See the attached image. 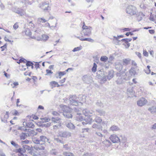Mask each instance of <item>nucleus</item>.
Listing matches in <instances>:
<instances>
[{
  "instance_id": "f257e3e1",
  "label": "nucleus",
  "mask_w": 156,
  "mask_h": 156,
  "mask_svg": "<svg viewBox=\"0 0 156 156\" xmlns=\"http://www.w3.org/2000/svg\"><path fill=\"white\" fill-rule=\"evenodd\" d=\"M47 140V138L46 137L42 136L40 137V140L34 138L33 139V141L35 144H39V145L37 146V148L39 150H44V145Z\"/></svg>"
},
{
  "instance_id": "f03ea898",
  "label": "nucleus",
  "mask_w": 156,
  "mask_h": 156,
  "mask_svg": "<svg viewBox=\"0 0 156 156\" xmlns=\"http://www.w3.org/2000/svg\"><path fill=\"white\" fill-rule=\"evenodd\" d=\"M92 29L91 27L86 25L84 22L82 23V31L85 36H89L91 34Z\"/></svg>"
},
{
  "instance_id": "7ed1b4c3",
  "label": "nucleus",
  "mask_w": 156,
  "mask_h": 156,
  "mask_svg": "<svg viewBox=\"0 0 156 156\" xmlns=\"http://www.w3.org/2000/svg\"><path fill=\"white\" fill-rule=\"evenodd\" d=\"M72 109L70 108L66 107L63 111V115L67 118H71L72 117Z\"/></svg>"
},
{
  "instance_id": "20e7f679",
  "label": "nucleus",
  "mask_w": 156,
  "mask_h": 156,
  "mask_svg": "<svg viewBox=\"0 0 156 156\" xmlns=\"http://www.w3.org/2000/svg\"><path fill=\"white\" fill-rule=\"evenodd\" d=\"M61 119L58 118V117H52V118L51 121L52 122L58 124L57 125H55L53 126V128L54 129H56L57 128L61 126Z\"/></svg>"
},
{
  "instance_id": "39448f33",
  "label": "nucleus",
  "mask_w": 156,
  "mask_h": 156,
  "mask_svg": "<svg viewBox=\"0 0 156 156\" xmlns=\"http://www.w3.org/2000/svg\"><path fill=\"white\" fill-rule=\"evenodd\" d=\"M38 149L39 150L37 147L35 148L29 146V149L28 150L29 153L33 156H36L39 154V152Z\"/></svg>"
},
{
  "instance_id": "423d86ee",
  "label": "nucleus",
  "mask_w": 156,
  "mask_h": 156,
  "mask_svg": "<svg viewBox=\"0 0 156 156\" xmlns=\"http://www.w3.org/2000/svg\"><path fill=\"white\" fill-rule=\"evenodd\" d=\"M72 68H69L64 71H58L57 72L55 75V77L57 78L61 79L62 77L66 74L69 70H72Z\"/></svg>"
},
{
  "instance_id": "0eeeda50",
  "label": "nucleus",
  "mask_w": 156,
  "mask_h": 156,
  "mask_svg": "<svg viewBox=\"0 0 156 156\" xmlns=\"http://www.w3.org/2000/svg\"><path fill=\"white\" fill-rule=\"evenodd\" d=\"M136 9L135 7L132 5L129 6L127 7V13L130 15H133L136 14Z\"/></svg>"
},
{
  "instance_id": "6e6552de",
  "label": "nucleus",
  "mask_w": 156,
  "mask_h": 156,
  "mask_svg": "<svg viewBox=\"0 0 156 156\" xmlns=\"http://www.w3.org/2000/svg\"><path fill=\"white\" fill-rule=\"evenodd\" d=\"M147 102V100L144 98H141L137 101V105L139 106H144Z\"/></svg>"
},
{
  "instance_id": "1a4fd4ad",
  "label": "nucleus",
  "mask_w": 156,
  "mask_h": 156,
  "mask_svg": "<svg viewBox=\"0 0 156 156\" xmlns=\"http://www.w3.org/2000/svg\"><path fill=\"white\" fill-rule=\"evenodd\" d=\"M29 149V146L27 145H23V148H20L17 150V152L19 154L21 153H25L26 151L27 150L28 151V150Z\"/></svg>"
},
{
  "instance_id": "9d476101",
  "label": "nucleus",
  "mask_w": 156,
  "mask_h": 156,
  "mask_svg": "<svg viewBox=\"0 0 156 156\" xmlns=\"http://www.w3.org/2000/svg\"><path fill=\"white\" fill-rule=\"evenodd\" d=\"M109 138L110 140L113 143H116L118 141H120V140L118 137L115 134L111 135Z\"/></svg>"
},
{
  "instance_id": "9b49d317",
  "label": "nucleus",
  "mask_w": 156,
  "mask_h": 156,
  "mask_svg": "<svg viewBox=\"0 0 156 156\" xmlns=\"http://www.w3.org/2000/svg\"><path fill=\"white\" fill-rule=\"evenodd\" d=\"M23 33L25 34L32 38L35 39L36 37L32 36L31 32L30 31V30L28 28H26L24 31Z\"/></svg>"
},
{
  "instance_id": "f8f14e48",
  "label": "nucleus",
  "mask_w": 156,
  "mask_h": 156,
  "mask_svg": "<svg viewBox=\"0 0 156 156\" xmlns=\"http://www.w3.org/2000/svg\"><path fill=\"white\" fill-rule=\"evenodd\" d=\"M9 117V112H7L5 113H3L2 114L1 119L2 121L5 122L7 121V119Z\"/></svg>"
},
{
  "instance_id": "ddd939ff",
  "label": "nucleus",
  "mask_w": 156,
  "mask_h": 156,
  "mask_svg": "<svg viewBox=\"0 0 156 156\" xmlns=\"http://www.w3.org/2000/svg\"><path fill=\"white\" fill-rule=\"evenodd\" d=\"M50 86L52 88L57 87H59L60 86V85L58 83L55 81H53L50 83Z\"/></svg>"
},
{
  "instance_id": "4468645a",
  "label": "nucleus",
  "mask_w": 156,
  "mask_h": 156,
  "mask_svg": "<svg viewBox=\"0 0 156 156\" xmlns=\"http://www.w3.org/2000/svg\"><path fill=\"white\" fill-rule=\"evenodd\" d=\"M148 110L152 114L156 112V106H152L148 108Z\"/></svg>"
},
{
  "instance_id": "2eb2a0df",
  "label": "nucleus",
  "mask_w": 156,
  "mask_h": 156,
  "mask_svg": "<svg viewBox=\"0 0 156 156\" xmlns=\"http://www.w3.org/2000/svg\"><path fill=\"white\" fill-rule=\"evenodd\" d=\"M110 130L112 131H116L119 130V127L115 125L112 126L110 128Z\"/></svg>"
},
{
  "instance_id": "dca6fc26",
  "label": "nucleus",
  "mask_w": 156,
  "mask_h": 156,
  "mask_svg": "<svg viewBox=\"0 0 156 156\" xmlns=\"http://www.w3.org/2000/svg\"><path fill=\"white\" fill-rule=\"evenodd\" d=\"M129 73L131 76H134L136 73V71L135 70V68L132 67L129 71Z\"/></svg>"
},
{
  "instance_id": "f3484780",
  "label": "nucleus",
  "mask_w": 156,
  "mask_h": 156,
  "mask_svg": "<svg viewBox=\"0 0 156 156\" xmlns=\"http://www.w3.org/2000/svg\"><path fill=\"white\" fill-rule=\"evenodd\" d=\"M26 65L27 67L31 66V68L33 69L34 68V63L30 61H26L25 62Z\"/></svg>"
},
{
  "instance_id": "a211bd4d",
  "label": "nucleus",
  "mask_w": 156,
  "mask_h": 156,
  "mask_svg": "<svg viewBox=\"0 0 156 156\" xmlns=\"http://www.w3.org/2000/svg\"><path fill=\"white\" fill-rule=\"evenodd\" d=\"M79 39L82 41H87L89 42H93L94 41L93 40L90 38H83L82 37H79Z\"/></svg>"
},
{
  "instance_id": "6ab92c4d",
  "label": "nucleus",
  "mask_w": 156,
  "mask_h": 156,
  "mask_svg": "<svg viewBox=\"0 0 156 156\" xmlns=\"http://www.w3.org/2000/svg\"><path fill=\"white\" fill-rule=\"evenodd\" d=\"M129 63H131L133 66H136L137 64L136 62L133 60H131L129 59H127V64Z\"/></svg>"
},
{
  "instance_id": "aec40b11",
  "label": "nucleus",
  "mask_w": 156,
  "mask_h": 156,
  "mask_svg": "<svg viewBox=\"0 0 156 156\" xmlns=\"http://www.w3.org/2000/svg\"><path fill=\"white\" fill-rule=\"evenodd\" d=\"M26 126L27 127L34 128V125L32 122H29L26 123Z\"/></svg>"
},
{
  "instance_id": "412c9836",
  "label": "nucleus",
  "mask_w": 156,
  "mask_h": 156,
  "mask_svg": "<svg viewBox=\"0 0 156 156\" xmlns=\"http://www.w3.org/2000/svg\"><path fill=\"white\" fill-rule=\"evenodd\" d=\"M49 37L48 35L46 34H43L42 35V37L40 39L41 40L46 41L48 38Z\"/></svg>"
},
{
  "instance_id": "4be33fe9",
  "label": "nucleus",
  "mask_w": 156,
  "mask_h": 156,
  "mask_svg": "<svg viewBox=\"0 0 156 156\" xmlns=\"http://www.w3.org/2000/svg\"><path fill=\"white\" fill-rule=\"evenodd\" d=\"M30 119H33L35 120H37L39 119V117L35 115L32 114L30 116Z\"/></svg>"
},
{
  "instance_id": "5701e85b",
  "label": "nucleus",
  "mask_w": 156,
  "mask_h": 156,
  "mask_svg": "<svg viewBox=\"0 0 156 156\" xmlns=\"http://www.w3.org/2000/svg\"><path fill=\"white\" fill-rule=\"evenodd\" d=\"M63 154L65 156H74L73 153L67 151L64 152Z\"/></svg>"
},
{
  "instance_id": "b1692460",
  "label": "nucleus",
  "mask_w": 156,
  "mask_h": 156,
  "mask_svg": "<svg viewBox=\"0 0 156 156\" xmlns=\"http://www.w3.org/2000/svg\"><path fill=\"white\" fill-rule=\"evenodd\" d=\"M11 85L12 88H14L16 87L19 85V83L17 82H14Z\"/></svg>"
},
{
  "instance_id": "393cba45",
  "label": "nucleus",
  "mask_w": 156,
  "mask_h": 156,
  "mask_svg": "<svg viewBox=\"0 0 156 156\" xmlns=\"http://www.w3.org/2000/svg\"><path fill=\"white\" fill-rule=\"evenodd\" d=\"M66 78H64L63 79L59 80V83L61 84L60 86H63V83H64L66 80Z\"/></svg>"
},
{
  "instance_id": "a878e982",
  "label": "nucleus",
  "mask_w": 156,
  "mask_h": 156,
  "mask_svg": "<svg viewBox=\"0 0 156 156\" xmlns=\"http://www.w3.org/2000/svg\"><path fill=\"white\" fill-rule=\"evenodd\" d=\"M82 48V47L81 46H80L79 47H78L74 48L73 50V52H75L78 51L80 50Z\"/></svg>"
},
{
  "instance_id": "bb28decb",
  "label": "nucleus",
  "mask_w": 156,
  "mask_h": 156,
  "mask_svg": "<svg viewBox=\"0 0 156 156\" xmlns=\"http://www.w3.org/2000/svg\"><path fill=\"white\" fill-rule=\"evenodd\" d=\"M97 64L95 63H94L92 69V71L94 72H95L97 70Z\"/></svg>"
},
{
  "instance_id": "cd10ccee",
  "label": "nucleus",
  "mask_w": 156,
  "mask_h": 156,
  "mask_svg": "<svg viewBox=\"0 0 156 156\" xmlns=\"http://www.w3.org/2000/svg\"><path fill=\"white\" fill-rule=\"evenodd\" d=\"M108 60V58L106 56H101L100 58V60L103 62H106Z\"/></svg>"
},
{
  "instance_id": "c85d7f7f",
  "label": "nucleus",
  "mask_w": 156,
  "mask_h": 156,
  "mask_svg": "<svg viewBox=\"0 0 156 156\" xmlns=\"http://www.w3.org/2000/svg\"><path fill=\"white\" fill-rule=\"evenodd\" d=\"M95 120L96 122L98 123H101L102 120L100 117H97L95 118Z\"/></svg>"
},
{
  "instance_id": "c756f323",
  "label": "nucleus",
  "mask_w": 156,
  "mask_h": 156,
  "mask_svg": "<svg viewBox=\"0 0 156 156\" xmlns=\"http://www.w3.org/2000/svg\"><path fill=\"white\" fill-rule=\"evenodd\" d=\"M46 75H51L53 73V72L51 70L49 69H47L46 70Z\"/></svg>"
},
{
  "instance_id": "7c9ffc66",
  "label": "nucleus",
  "mask_w": 156,
  "mask_h": 156,
  "mask_svg": "<svg viewBox=\"0 0 156 156\" xmlns=\"http://www.w3.org/2000/svg\"><path fill=\"white\" fill-rule=\"evenodd\" d=\"M0 48L1 49V51H2L6 50L7 49V44H5L3 46H1Z\"/></svg>"
},
{
  "instance_id": "2f4dec72",
  "label": "nucleus",
  "mask_w": 156,
  "mask_h": 156,
  "mask_svg": "<svg viewBox=\"0 0 156 156\" xmlns=\"http://www.w3.org/2000/svg\"><path fill=\"white\" fill-rule=\"evenodd\" d=\"M66 126L69 128H73V124L71 122L68 123L67 124Z\"/></svg>"
},
{
  "instance_id": "473e14b6",
  "label": "nucleus",
  "mask_w": 156,
  "mask_h": 156,
  "mask_svg": "<svg viewBox=\"0 0 156 156\" xmlns=\"http://www.w3.org/2000/svg\"><path fill=\"white\" fill-rule=\"evenodd\" d=\"M18 23L16 22L13 26V28L15 30H16L19 27Z\"/></svg>"
},
{
  "instance_id": "72a5a7b5",
  "label": "nucleus",
  "mask_w": 156,
  "mask_h": 156,
  "mask_svg": "<svg viewBox=\"0 0 156 156\" xmlns=\"http://www.w3.org/2000/svg\"><path fill=\"white\" fill-rule=\"evenodd\" d=\"M40 62H37L35 64V67L36 69H38L40 68V65L39 63H40Z\"/></svg>"
},
{
  "instance_id": "f704fd0d",
  "label": "nucleus",
  "mask_w": 156,
  "mask_h": 156,
  "mask_svg": "<svg viewBox=\"0 0 156 156\" xmlns=\"http://www.w3.org/2000/svg\"><path fill=\"white\" fill-rule=\"evenodd\" d=\"M12 115H19V114L17 110H15L12 113Z\"/></svg>"
},
{
  "instance_id": "c9c22d12",
  "label": "nucleus",
  "mask_w": 156,
  "mask_h": 156,
  "mask_svg": "<svg viewBox=\"0 0 156 156\" xmlns=\"http://www.w3.org/2000/svg\"><path fill=\"white\" fill-rule=\"evenodd\" d=\"M42 122H48L49 121H50V119H49L47 118V119H45V118H43L42 119Z\"/></svg>"
},
{
  "instance_id": "e433bc0d",
  "label": "nucleus",
  "mask_w": 156,
  "mask_h": 156,
  "mask_svg": "<svg viewBox=\"0 0 156 156\" xmlns=\"http://www.w3.org/2000/svg\"><path fill=\"white\" fill-rule=\"evenodd\" d=\"M41 22L42 23H45L47 21V20L43 18H40L39 19Z\"/></svg>"
},
{
  "instance_id": "4c0bfd02",
  "label": "nucleus",
  "mask_w": 156,
  "mask_h": 156,
  "mask_svg": "<svg viewBox=\"0 0 156 156\" xmlns=\"http://www.w3.org/2000/svg\"><path fill=\"white\" fill-rule=\"evenodd\" d=\"M29 26L34 28L35 27V25L33 23L32 21H30L29 23Z\"/></svg>"
},
{
  "instance_id": "58836bf2",
  "label": "nucleus",
  "mask_w": 156,
  "mask_h": 156,
  "mask_svg": "<svg viewBox=\"0 0 156 156\" xmlns=\"http://www.w3.org/2000/svg\"><path fill=\"white\" fill-rule=\"evenodd\" d=\"M11 144L15 147H16L18 146V144H16L14 141H12L11 142Z\"/></svg>"
},
{
  "instance_id": "ea45409f",
  "label": "nucleus",
  "mask_w": 156,
  "mask_h": 156,
  "mask_svg": "<svg viewBox=\"0 0 156 156\" xmlns=\"http://www.w3.org/2000/svg\"><path fill=\"white\" fill-rule=\"evenodd\" d=\"M52 114L54 115L59 116V114L57 112L54 111L52 112Z\"/></svg>"
},
{
  "instance_id": "a19ab883",
  "label": "nucleus",
  "mask_w": 156,
  "mask_h": 156,
  "mask_svg": "<svg viewBox=\"0 0 156 156\" xmlns=\"http://www.w3.org/2000/svg\"><path fill=\"white\" fill-rule=\"evenodd\" d=\"M4 76L7 78H8L10 76V75L9 74H7L6 73L5 71L4 72Z\"/></svg>"
},
{
  "instance_id": "79ce46f5",
  "label": "nucleus",
  "mask_w": 156,
  "mask_h": 156,
  "mask_svg": "<svg viewBox=\"0 0 156 156\" xmlns=\"http://www.w3.org/2000/svg\"><path fill=\"white\" fill-rule=\"evenodd\" d=\"M18 156H27L25 153H21L18 154Z\"/></svg>"
},
{
  "instance_id": "37998d69",
  "label": "nucleus",
  "mask_w": 156,
  "mask_h": 156,
  "mask_svg": "<svg viewBox=\"0 0 156 156\" xmlns=\"http://www.w3.org/2000/svg\"><path fill=\"white\" fill-rule=\"evenodd\" d=\"M136 54L137 56L140 58H141V55L140 52H136Z\"/></svg>"
},
{
  "instance_id": "c03bdc74",
  "label": "nucleus",
  "mask_w": 156,
  "mask_h": 156,
  "mask_svg": "<svg viewBox=\"0 0 156 156\" xmlns=\"http://www.w3.org/2000/svg\"><path fill=\"white\" fill-rule=\"evenodd\" d=\"M143 54V55L146 56H148V53L146 51L144 50Z\"/></svg>"
},
{
  "instance_id": "a18cd8bd",
  "label": "nucleus",
  "mask_w": 156,
  "mask_h": 156,
  "mask_svg": "<svg viewBox=\"0 0 156 156\" xmlns=\"http://www.w3.org/2000/svg\"><path fill=\"white\" fill-rule=\"evenodd\" d=\"M27 60L24 59H21L20 60V62H21V63H25Z\"/></svg>"
},
{
  "instance_id": "49530a36",
  "label": "nucleus",
  "mask_w": 156,
  "mask_h": 156,
  "mask_svg": "<svg viewBox=\"0 0 156 156\" xmlns=\"http://www.w3.org/2000/svg\"><path fill=\"white\" fill-rule=\"evenodd\" d=\"M32 79L34 80V82H36L37 80V77L36 76H33L32 77Z\"/></svg>"
},
{
  "instance_id": "de8ad7c7",
  "label": "nucleus",
  "mask_w": 156,
  "mask_h": 156,
  "mask_svg": "<svg viewBox=\"0 0 156 156\" xmlns=\"http://www.w3.org/2000/svg\"><path fill=\"white\" fill-rule=\"evenodd\" d=\"M149 32L150 34H153L154 33L155 31L153 30H149Z\"/></svg>"
},
{
  "instance_id": "09e8293b",
  "label": "nucleus",
  "mask_w": 156,
  "mask_h": 156,
  "mask_svg": "<svg viewBox=\"0 0 156 156\" xmlns=\"http://www.w3.org/2000/svg\"><path fill=\"white\" fill-rule=\"evenodd\" d=\"M89 130V129L88 128H84L83 129V132H88Z\"/></svg>"
},
{
  "instance_id": "8fccbe9b",
  "label": "nucleus",
  "mask_w": 156,
  "mask_h": 156,
  "mask_svg": "<svg viewBox=\"0 0 156 156\" xmlns=\"http://www.w3.org/2000/svg\"><path fill=\"white\" fill-rule=\"evenodd\" d=\"M31 73H29L27 72H26L24 73V75L25 76L28 75L30 76Z\"/></svg>"
},
{
  "instance_id": "3c124183",
  "label": "nucleus",
  "mask_w": 156,
  "mask_h": 156,
  "mask_svg": "<svg viewBox=\"0 0 156 156\" xmlns=\"http://www.w3.org/2000/svg\"><path fill=\"white\" fill-rule=\"evenodd\" d=\"M54 65H50L49 66V69H50L53 70L54 69Z\"/></svg>"
},
{
  "instance_id": "603ef678",
  "label": "nucleus",
  "mask_w": 156,
  "mask_h": 156,
  "mask_svg": "<svg viewBox=\"0 0 156 156\" xmlns=\"http://www.w3.org/2000/svg\"><path fill=\"white\" fill-rule=\"evenodd\" d=\"M150 20L154 21L156 20V15L155 16L154 18H151Z\"/></svg>"
},
{
  "instance_id": "864d4df0",
  "label": "nucleus",
  "mask_w": 156,
  "mask_h": 156,
  "mask_svg": "<svg viewBox=\"0 0 156 156\" xmlns=\"http://www.w3.org/2000/svg\"><path fill=\"white\" fill-rule=\"evenodd\" d=\"M38 109H44V107L41 105H39L38 107Z\"/></svg>"
},
{
  "instance_id": "5fc2aeb1",
  "label": "nucleus",
  "mask_w": 156,
  "mask_h": 156,
  "mask_svg": "<svg viewBox=\"0 0 156 156\" xmlns=\"http://www.w3.org/2000/svg\"><path fill=\"white\" fill-rule=\"evenodd\" d=\"M142 19V18L140 16H138V17H137V20H138V21H140V20H141Z\"/></svg>"
},
{
  "instance_id": "6e6d98bb",
  "label": "nucleus",
  "mask_w": 156,
  "mask_h": 156,
  "mask_svg": "<svg viewBox=\"0 0 156 156\" xmlns=\"http://www.w3.org/2000/svg\"><path fill=\"white\" fill-rule=\"evenodd\" d=\"M151 72V70L150 69H147V70H146L145 71V73L147 74H149Z\"/></svg>"
},
{
  "instance_id": "4d7b16f0",
  "label": "nucleus",
  "mask_w": 156,
  "mask_h": 156,
  "mask_svg": "<svg viewBox=\"0 0 156 156\" xmlns=\"http://www.w3.org/2000/svg\"><path fill=\"white\" fill-rule=\"evenodd\" d=\"M152 128L154 129H156V123L153 125Z\"/></svg>"
},
{
  "instance_id": "13d9d810",
  "label": "nucleus",
  "mask_w": 156,
  "mask_h": 156,
  "mask_svg": "<svg viewBox=\"0 0 156 156\" xmlns=\"http://www.w3.org/2000/svg\"><path fill=\"white\" fill-rule=\"evenodd\" d=\"M23 142L25 144H28L29 141L28 140H25L23 141Z\"/></svg>"
},
{
  "instance_id": "bf43d9fd",
  "label": "nucleus",
  "mask_w": 156,
  "mask_h": 156,
  "mask_svg": "<svg viewBox=\"0 0 156 156\" xmlns=\"http://www.w3.org/2000/svg\"><path fill=\"white\" fill-rule=\"evenodd\" d=\"M25 67V66H22V67L21 68V70H25L26 69Z\"/></svg>"
},
{
  "instance_id": "052dcab7",
  "label": "nucleus",
  "mask_w": 156,
  "mask_h": 156,
  "mask_svg": "<svg viewBox=\"0 0 156 156\" xmlns=\"http://www.w3.org/2000/svg\"><path fill=\"white\" fill-rule=\"evenodd\" d=\"M130 34L131 35V36L133 35V34L132 33L130 32H127V36H129Z\"/></svg>"
},
{
  "instance_id": "680f3d73",
  "label": "nucleus",
  "mask_w": 156,
  "mask_h": 156,
  "mask_svg": "<svg viewBox=\"0 0 156 156\" xmlns=\"http://www.w3.org/2000/svg\"><path fill=\"white\" fill-rule=\"evenodd\" d=\"M20 102V100L19 99H18L17 100V102H16V105H17L18 106V103Z\"/></svg>"
},
{
  "instance_id": "e2e57ef3",
  "label": "nucleus",
  "mask_w": 156,
  "mask_h": 156,
  "mask_svg": "<svg viewBox=\"0 0 156 156\" xmlns=\"http://www.w3.org/2000/svg\"><path fill=\"white\" fill-rule=\"evenodd\" d=\"M87 2H92L94 0H85Z\"/></svg>"
},
{
  "instance_id": "0e129e2a",
  "label": "nucleus",
  "mask_w": 156,
  "mask_h": 156,
  "mask_svg": "<svg viewBox=\"0 0 156 156\" xmlns=\"http://www.w3.org/2000/svg\"><path fill=\"white\" fill-rule=\"evenodd\" d=\"M133 80V81L135 83H136V81L135 80V79H133L132 80Z\"/></svg>"
},
{
  "instance_id": "69168bd1",
  "label": "nucleus",
  "mask_w": 156,
  "mask_h": 156,
  "mask_svg": "<svg viewBox=\"0 0 156 156\" xmlns=\"http://www.w3.org/2000/svg\"><path fill=\"white\" fill-rule=\"evenodd\" d=\"M31 80V78H27V79H26V80L27 81H30V80Z\"/></svg>"
},
{
  "instance_id": "338daca9",
  "label": "nucleus",
  "mask_w": 156,
  "mask_h": 156,
  "mask_svg": "<svg viewBox=\"0 0 156 156\" xmlns=\"http://www.w3.org/2000/svg\"><path fill=\"white\" fill-rule=\"evenodd\" d=\"M150 53L151 55H152L154 54V52L153 51H150Z\"/></svg>"
},
{
  "instance_id": "774afa93",
  "label": "nucleus",
  "mask_w": 156,
  "mask_h": 156,
  "mask_svg": "<svg viewBox=\"0 0 156 156\" xmlns=\"http://www.w3.org/2000/svg\"><path fill=\"white\" fill-rule=\"evenodd\" d=\"M151 28V27H144V29H149V28Z\"/></svg>"
}]
</instances>
